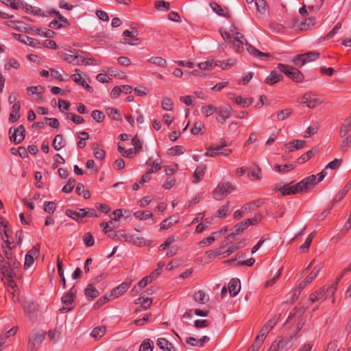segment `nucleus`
<instances>
[{
    "instance_id": "45",
    "label": "nucleus",
    "mask_w": 351,
    "mask_h": 351,
    "mask_svg": "<svg viewBox=\"0 0 351 351\" xmlns=\"http://www.w3.org/2000/svg\"><path fill=\"white\" fill-rule=\"evenodd\" d=\"M325 286L321 288L319 291H315L310 295V300L313 303L323 297H324Z\"/></svg>"
},
{
    "instance_id": "42",
    "label": "nucleus",
    "mask_w": 351,
    "mask_h": 351,
    "mask_svg": "<svg viewBox=\"0 0 351 351\" xmlns=\"http://www.w3.org/2000/svg\"><path fill=\"white\" fill-rule=\"evenodd\" d=\"M217 108L213 105L204 106L201 108V112L206 117H210L215 112L217 113Z\"/></svg>"
},
{
    "instance_id": "56",
    "label": "nucleus",
    "mask_w": 351,
    "mask_h": 351,
    "mask_svg": "<svg viewBox=\"0 0 351 351\" xmlns=\"http://www.w3.org/2000/svg\"><path fill=\"white\" fill-rule=\"evenodd\" d=\"M152 342L149 339L144 340L140 346L139 351H152Z\"/></svg>"
},
{
    "instance_id": "32",
    "label": "nucleus",
    "mask_w": 351,
    "mask_h": 351,
    "mask_svg": "<svg viewBox=\"0 0 351 351\" xmlns=\"http://www.w3.org/2000/svg\"><path fill=\"white\" fill-rule=\"evenodd\" d=\"M107 115L112 119L119 121L121 119V115L117 108L109 107L106 109Z\"/></svg>"
},
{
    "instance_id": "58",
    "label": "nucleus",
    "mask_w": 351,
    "mask_h": 351,
    "mask_svg": "<svg viewBox=\"0 0 351 351\" xmlns=\"http://www.w3.org/2000/svg\"><path fill=\"white\" fill-rule=\"evenodd\" d=\"M291 112L292 111L291 109L287 108L282 110L277 113V119L279 121H283L285 119L288 118L291 115Z\"/></svg>"
},
{
    "instance_id": "28",
    "label": "nucleus",
    "mask_w": 351,
    "mask_h": 351,
    "mask_svg": "<svg viewBox=\"0 0 351 351\" xmlns=\"http://www.w3.org/2000/svg\"><path fill=\"white\" fill-rule=\"evenodd\" d=\"M234 101L241 108H247L252 103V99L251 98H243L241 96L234 97Z\"/></svg>"
},
{
    "instance_id": "52",
    "label": "nucleus",
    "mask_w": 351,
    "mask_h": 351,
    "mask_svg": "<svg viewBox=\"0 0 351 351\" xmlns=\"http://www.w3.org/2000/svg\"><path fill=\"white\" fill-rule=\"evenodd\" d=\"M245 229V228L243 226L242 221L237 223L234 226V232L228 236V239H230L233 238L235 235L240 234V232H243Z\"/></svg>"
},
{
    "instance_id": "54",
    "label": "nucleus",
    "mask_w": 351,
    "mask_h": 351,
    "mask_svg": "<svg viewBox=\"0 0 351 351\" xmlns=\"http://www.w3.org/2000/svg\"><path fill=\"white\" fill-rule=\"evenodd\" d=\"M184 149L182 146L176 145L168 149L167 153L171 156H177L183 154Z\"/></svg>"
},
{
    "instance_id": "64",
    "label": "nucleus",
    "mask_w": 351,
    "mask_h": 351,
    "mask_svg": "<svg viewBox=\"0 0 351 351\" xmlns=\"http://www.w3.org/2000/svg\"><path fill=\"white\" fill-rule=\"evenodd\" d=\"M314 152L313 150H309L298 159V162L302 164L312 158Z\"/></svg>"
},
{
    "instance_id": "62",
    "label": "nucleus",
    "mask_w": 351,
    "mask_h": 351,
    "mask_svg": "<svg viewBox=\"0 0 351 351\" xmlns=\"http://www.w3.org/2000/svg\"><path fill=\"white\" fill-rule=\"evenodd\" d=\"M91 117L97 122H101L105 118V116L103 114V112L98 110H94L93 111H92Z\"/></svg>"
},
{
    "instance_id": "13",
    "label": "nucleus",
    "mask_w": 351,
    "mask_h": 351,
    "mask_svg": "<svg viewBox=\"0 0 351 351\" xmlns=\"http://www.w3.org/2000/svg\"><path fill=\"white\" fill-rule=\"evenodd\" d=\"M17 36L18 40L24 44L38 49H41L43 47V45H42L41 43L35 38H31L24 34H18Z\"/></svg>"
},
{
    "instance_id": "24",
    "label": "nucleus",
    "mask_w": 351,
    "mask_h": 351,
    "mask_svg": "<svg viewBox=\"0 0 351 351\" xmlns=\"http://www.w3.org/2000/svg\"><path fill=\"white\" fill-rule=\"evenodd\" d=\"M206 167L203 165L198 166L193 173V183H197L202 180L205 175Z\"/></svg>"
},
{
    "instance_id": "21",
    "label": "nucleus",
    "mask_w": 351,
    "mask_h": 351,
    "mask_svg": "<svg viewBox=\"0 0 351 351\" xmlns=\"http://www.w3.org/2000/svg\"><path fill=\"white\" fill-rule=\"evenodd\" d=\"M283 76L281 74L273 71L266 77L265 82L267 84L271 86L280 82Z\"/></svg>"
},
{
    "instance_id": "31",
    "label": "nucleus",
    "mask_w": 351,
    "mask_h": 351,
    "mask_svg": "<svg viewBox=\"0 0 351 351\" xmlns=\"http://www.w3.org/2000/svg\"><path fill=\"white\" fill-rule=\"evenodd\" d=\"M24 313L29 317L34 316V313L36 311V305L34 303L25 302L23 304Z\"/></svg>"
},
{
    "instance_id": "35",
    "label": "nucleus",
    "mask_w": 351,
    "mask_h": 351,
    "mask_svg": "<svg viewBox=\"0 0 351 351\" xmlns=\"http://www.w3.org/2000/svg\"><path fill=\"white\" fill-rule=\"evenodd\" d=\"M52 146L53 149L56 151L60 150L64 146L63 136L61 134H58L55 136L53 142Z\"/></svg>"
},
{
    "instance_id": "55",
    "label": "nucleus",
    "mask_w": 351,
    "mask_h": 351,
    "mask_svg": "<svg viewBox=\"0 0 351 351\" xmlns=\"http://www.w3.org/2000/svg\"><path fill=\"white\" fill-rule=\"evenodd\" d=\"M236 60L233 58L228 59L226 61L219 62V66L223 69H228L229 68L233 66L236 64Z\"/></svg>"
},
{
    "instance_id": "44",
    "label": "nucleus",
    "mask_w": 351,
    "mask_h": 351,
    "mask_svg": "<svg viewBox=\"0 0 351 351\" xmlns=\"http://www.w3.org/2000/svg\"><path fill=\"white\" fill-rule=\"evenodd\" d=\"M27 91L30 95H40L45 91V88L40 85L34 86H28L26 88Z\"/></svg>"
},
{
    "instance_id": "36",
    "label": "nucleus",
    "mask_w": 351,
    "mask_h": 351,
    "mask_svg": "<svg viewBox=\"0 0 351 351\" xmlns=\"http://www.w3.org/2000/svg\"><path fill=\"white\" fill-rule=\"evenodd\" d=\"M106 328L104 326L95 328L90 332V336L95 339H99L104 335Z\"/></svg>"
},
{
    "instance_id": "53",
    "label": "nucleus",
    "mask_w": 351,
    "mask_h": 351,
    "mask_svg": "<svg viewBox=\"0 0 351 351\" xmlns=\"http://www.w3.org/2000/svg\"><path fill=\"white\" fill-rule=\"evenodd\" d=\"M178 239V237L175 236V235L171 236V237H168L166 239V241L160 245L159 247L161 250H165L170 245H171L173 243L176 241Z\"/></svg>"
},
{
    "instance_id": "34",
    "label": "nucleus",
    "mask_w": 351,
    "mask_h": 351,
    "mask_svg": "<svg viewBox=\"0 0 351 351\" xmlns=\"http://www.w3.org/2000/svg\"><path fill=\"white\" fill-rule=\"evenodd\" d=\"M337 289V284H334L330 287H325V292H324V300H328L332 298V303H334L335 300L333 297L335 292Z\"/></svg>"
},
{
    "instance_id": "63",
    "label": "nucleus",
    "mask_w": 351,
    "mask_h": 351,
    "mask_svg": "<svg viewBox=\"0 0 351 351\" xmlns=\"http://www.w3.org/2000/svg\"><path fill=\"white\" fill-rule=\"evenodd\" d=\"M258 206L256 204V202H253L244 204L241 208L243 210L245 215H246L248 213L254 210Z\"/></svg>"
},
{
    "instance_id": "18",
    "label": "nucleus",
    "mask_w": 351,
    "mask_h": 351,
    "mask_svg": "<svg viewBox=\"0 0 351 351\" xmlns=\"http://www.w3.org/2000/svg\"><path fill=\"white\" fill-rule=\"evenodd\" d=\"M129 287L130 283L123 282L112 290L110 296H112L114 298H119L122 295L129 289Z\"/></svg>"
},
{
    "instance_id": "48",
    "label": "nucleus",
    "mask_w": 351,
    "mask_h": 351,
    "mask_svg": "<svg viewBox=\"0 0 351 351\" xmlns=\"http://www.w3.org/2000/svg\"><path fill=\"white\" fill-rule=\"evenodd\" d=\"M264 340L265 339L258 335L247 351H258L261 347Z\"/></svg>"
},
{
    "instance_id": "5",
    "label": "nucleus",
    "mask_w": 351,
    "mask_h": 351,
    "mask_svg": "<svg viewBox=\"0 0 351 351\" xmlns=\"http://www.w3.org/2000/svg\"><path fill=\"white\" fill-rule=\"evenodd\" d=\"M77 293V289L73 286L69 291L62 297V307L60 309L62 313H66L73 308L74 298Z\"/></svg>"
},
{
    "instance_id": "30",
    "label": "nucleus",
    "mask_w": 351,
    "mask_h": 351,
    "mask_svg": "<svg viewBox=\"0 0 351 351\" xmlns=\"http://www.w3.org/2000/svg\"><path fill=\"white\" fill-rule=\"evenodd\" d=\"M294 167L295 166L293 164H285L284 165L275 164L274 165V170L280 173H286L289 171L293 169Z\"/></svg>"
},
{
    "instance_id": "46",
    "label": "nucleus",
    "mask_w": 351,
    "mask_h": 351,
    "mask_svg": "<svg viewBox=\"0 0 351 351\" xmlns=\"http://www.w3.org/2000/svg\"><path fill=\"white\" fill-rule=\"evenodd\" d=\"M315 24V19L314 17H310L306 19L304 22L301 23V29L306 31L309 29Z\"/></svg>"
},
{
    "instance_id": "23",
    "label": "nucleus",
    "mask_w": 351,
    "mask_h": 351,
    "mask_svg": "<svg viewBox=\"0 0 351 351\" xmlns=\"http://www.w3.org/2000/svg\"><path fill=\"white\" fill-rule=\"evenodd\" d=\"M75 73L71 75V79L75 83L82 86L86 82L84 79L86 77L85 74L77 69H75Z\"/></svg>"
},
{
    "instance_id": "17",
    "label": "nucleus",
    "mask_w": 351,
    "mask_h": 351,
    "mask_svg": "<svg viewBox=\"0 0 351 351\" xmlns=\"http://www.w3.org/2000/svg\"><path fill=\"white\" fill-rule=\"evenodd\" d=\"M229 293L231 296H236L241 290V282L238 278H232L228 285Z\"/></svg>"
},
{
    "instance_id": "37",
    "label": "nucleus",
    "mask_w": 351,
    "mask_h": 351,
    "mask_svg": "<svg viewBox=\"0 0 351 351\" xmlns=\"http://www.w3.org/2000/svg\"><path fill=\"white\" fill-rule=\"evenodd\" d=\"M134 216L139 220H147L154 217L152 213L147 210L136 211L134 213Z\"/></svg>"
},
{
    "instance_id": "49",
    "label": "nucleus",
    "mask_w": 351,
    "mask_h": 351,
    "mask_svg": "<svg viewBox=\"0 0 351 351\" xmlns=\"http://www.w3.org/2000/svg\"><path fill=\"white\" fill-rule=\"evenodd\" d=\"M173 101L170 98L165 97L161 102L162 108L165 111H171L173 110Z\"/></svg>"
},
{
    "instance_id": "59",
    "label": "nucleus",
    "mask_w": 351,
    "mask_h": 351,
    "mask_svg": "<svg viewBox=\"0 0 351 351\" xmlns=\"http://www.w3.org/2000/svg\"><path fill=\"white\" fill-rule=\"evenodd\" d=\"M132 145L134 146V150L138 153L142 149V143L137 136H134L132 139Z\"/></svg>"
},
{
    "instance_id": "27",
    "label": "nucleus",
    "mask_w": 351,
    "mask_h": 351,
    "mask_svg": "<svg viewBox=\"0 0 351 351\" xmlns=\"http://www.w3.org/2000/svg\"><path fill=\"white\" fill-rule=\"evenodd\" d=\"M147 61L155 66L162 67V68H165L167 65V62L166 60L161 57H158V56L151 57Z\"/></svg>"
},
{
    "instance_id": "15",
    "label": "nucleus",
    "mask_w": 351,
    "mask_h": 351,
    "mask_svg": "<svg viewBox=\"0 0 351 351\" xmlns=\"http://www.w3.org/2000/svg\"><path fill=\"white\" fill-rule=\"evenodd\" d=\"M136 35H137V32L136 31L132 32V31H130L128 29L125 30L123 32V36L132 38L134 39L133 41H130V40H128L125 38H124L121 40V43L123 44H125V45H132V46L136 45L139 43V39L136 38Z\"/></svg>"
},
{
    "instance_id": "10",
    "label": "nucleus",
    "mask_w": 351,
    "mask_h": 351,
    "mask_svg": "<svg viewBox=\"0 0 351 351\" xmlns=\"http://www.w3.org/2000/svg\"><path fill=\"white\" fill-rule=\"evenodd\" d=\"M319 53L316 51H311L303 54L298 55L294 60V63L297 65L303 66L305 64L317 60Z\"/></svg>"
},
{
    "instance_id": "4",
    "label": "nucleus",
    "mask_w": 351,
    "mask_h": 351,
    "mask_svg": "<svg viewBox=\"0 0 351 351\" xmlns=\"http://www.w3.org/2000/svg\"><path fill=\"white\" fill-rule=\"evenodd\" d=\"M21 9L27 14H33L35 16H39L42 17H46L48 15L53 14L54 15H56V17L58 18L60 21L62 22H66V19L64 16H62L58 11L51 10L47 12H45L38 7H33L24 1L23 2Z\"/></svg>"
},
{
    "instance_id": "61",
    "label": "nucleus",
    "mask_w": 351,
    "mask_h": 351,
    "mask_svg": "<svg viewBox=\"0 0 351 351\" xmlns=\"http://www.w3.org/2000/svg\"><path fill=\"white\" fill-rule=\"evenodd\" d=\"M247 176H252L256 180H261L262 178L261 170L258 167H255L252 169L250 173L247 174Z\"/></svg>"
},
{
    "instance_id": "8",
    "label": "nucleus",
    "mask_w": 351,
    "mask_h": 351,
    "mask_svg": "<svg viewBox=\"0 0 351 351\" xmlns=\"http://www.w3.org/2000/svg\"><path fill=\"white\" fill-rule=\"evenodd\" d=\"M40 248V245L37 243L27 252L24 262V267L26 269H29L33 265L34 260L38 256Z\"/></svg>"
},
{
    "instance_id": "26",
    "label": "nucleus",
    "mask_w": 351,
    "mask_h": 351,
    "mask_svg": "<svg viewBox=\"0 0 351 351\" xmlns=\"http://www.w3.org/2000/svg\"><path fill=\"white\" fill-rule=\"evenodd\" d=\"M350 131H351V116L346 119L342 123L339 132L341 137L347 136Z\"/></svg>"
},
{
    "instance_id": "2",
    "label": "nucleus",
    "mask_w": 351,
    "mask_h": 351,
    "mask_svg": "<svg viewBox=\"0 0 351 351\" xmlns=\"http://www.w3.org/2000/svg\"><path fill=\"white\" fill-rule=\"evenodd\" d=\"M221 35L226 42L232 44V47L236 52H241L243 50V45L245 44L248 53L258 59L263 60L264 58L270 56L269 53L261 52L252 45H248L244 36L239 32L221 30Z\"/></svg>"
},
{
    "instance_id": "51",
    "label": "nucleus",
    "mask_w": 351,
    "mask_h": 351,
    "mask_svg": "<svg viewBox=\"0 0 351 351\" xmlns=\"http://www.w3.org/2000/svg\"><path fill=\"white\" fill-rule=\"evenodd\" d=\"M75 183V180L74 178H69L65 186H64L63 188L62 189V191L64 193H71L74 188Z\"/></svg>"
},
{
    "instance_id": "43",
    "label": "nucleus",
    "mask_w": 351,
    "mask_h": 351,
    "mask_svg": "<svg viewBox=\"0 0 351 351\" xmlns=\"http://www.w3.org/2000/svg\"><path fill=\"white\" fill-rule=\"evenodd\" d=\"M223 147H226L224 143L219 146L208 148L207 151L204 154V156L208 157H215L217 155V152L220 151Z\"/></svg>"
},
{
    "instance_id": "22",
    "label": "nucleus",
    "mask_w": 351,
    "mask_h": 351,
    "mask_svg": "<svg viewBox=\"0 0 351 351\" xmlns=\"http://www.w3.org/2000/svg\"><path fill=\"white\" fill-rule=\"evenodd\" d=\"M45 338V333L44 332H36L32 339H29V345L32 347L39 346Z\"/></svg>"
},
{
    "instance_id": "1",
    "label": "nucleus",
    "mask_w": 351,
    "mask_h": 351,
    "mask_svg": "<svg viewBox=\"0 0 351 351\" xmlns=\"http://www.w3.org/2000/svg\"><path fill=\"white\" fill-rule=\"evenodd\" d=\"M10 230L5 222L0 223V234L3 241L2 244V250L3 256L0 253V272L4 277L8 278V286L11 289H14L16 285L13 280V278L19 273V262L13 254L12 249L19 245L22 242V231L18 230L15 233L14 241L10 242L9 240Z\"/></svg>"
},
{
    "instance_id": "47",
    "label": "nucleus",
    "mask_w": 351,
    "mask_h": 351,
    "mask_svg": "<svg viewBox=\"0 0 351 351\" xmlns=\"http://www.w3.org/2000/svg\"><path fill=\"white\" fill-rule=\"evenodd\" d=\"M152 302V300L149 298L140 297L136 300L135 303L141 304L143 309H147L151 306Z\"/></svg>"
},
{
    "instance_id": "29",
    "label": "nucleus",
    "mask_w": 351,
    "mask_h": 351,
    "mask_svg": "<svg viewBox=\"0 0 351 351\" xmlns=\"http://www.w3.org/2000/svg\"><path fill=\"white\" fill-rule=\"evenodd\" d=\"M66 214L68 217L73 219L74 220H78L84 217V209L80 208L76 211L71 210H66Z\"/></svg>"
},
{
    "instance_id": "19",
    "label": "nucleus",
    "mask_w": 351,
    "mask_h": 351,
    "mask_svg": "<svg viewBox=\"0 0 351 351\" xmlns=\"http://www.w3.org/2000/svg\"><path fill=\"white\" fill-rule=\"evenodd\" d=\"M20 108L21 105L19 101L14 103L12 107V112L9 115V121L10 123H14L19 119Z\"/></svg>"
},
{
    "instance_id": "60",
    "label": "nucleus",
    "mask_w": 351,
    "mask_h": 351,
    "mask_svg": "<svg viewBox=\"0 0 351 351\" xmlns=\"http://www.w3.org/2000/svg\"><path fill=\"white\" fill-rule=\"evenodd\" d=\"M155 8L158 10H160V11H162V10L167 11L169 10V3H167L165 1L159 0L156 2Z\"/></svg>"
},
{
    "instance_id": "57",
    "label": "nucleus",
    "mask_w": 351,
    "mask_h": 351,
    "mask_svg": "<svg viewBox=\"0 0 351 351\" xmlns=\"http://www.w3.org/2000/svg\"><path fill=\"white\" fill-rule=\"evenodd\" d=\"M204 125L202 122L197 121L191 128V132L193 134L197 135L202 132V130L204 129Z\"/></svg>"
},
{
    "instance_id": "25",
    "label": "nucleus",
    "mask_w": 351,
    "mask_h": 351,
    "mask_svg": "<svg viewBox=\"0 0 351 351\" xmlns=\"http://www.w3.org/2000/svg\"><path fill=\"white\" fill-rule=\"evenodd\" d=\"M60 56L64 61L68 62L69 63L76 64V60H78L80 58V55L78 52L75 53L74 54H69L64 52H60Z\"/></svg>"
},
{
    "instance_id": "14",
    "label": "nucleus",
    "mask_w": 351,
    "mask_h": 351,
    "mask_svg": "<svg viewBox=\"0 0 351 351\" xmlns=\"http://www.w3.org/2000/svg\"><path fill=\"white\" fill-rule=\"evenodd\" d=\"M25 130L23 125H19L17 128L14 129L13 133L10 135V138L14 143L19 144L21 143L25 138Z\"/></svg>"
},
{
    "instance_id": "33",
    "label": "nucleus",
    "mask_w": 351,
    "mask_h": 351,
    "mask_svg": "<svg viewBox=\"0 0 351 351\" xmlns=\"http://www.w3.org/2000/svg\"><path fill=\"white\" fill-rule=\"evenodd\" d=\"M84 294L88 299L93 300L99 295V291L92 285H88L84 290Z\"/></svg>"
},
{
    "instance_id": "7",
    "label": "nucleus",
    "mask_w": 351,
    "mask_h": 351,
    "mask_svg": "<svg viewBox=\"0 0 351 351\" xmlns=\"http://www.w3.org/2000/svg\"><path fill=\"white\" fill-rule=\"evenodd\" d=\"M277 68L296 82H302L303 80L304 77L302 73L293 67L283 64H278Z\"/></svg>"
},
{
    "instance_id": "40",
    "label": "nucleus",
    "mask_w": 351,
    "mask_h": 351,
    "mask_svg": "<svg viewBox=\"0 0 351 351\" xmlns=\"http://www.w3.org/2000/svg\"><path fill=\"white\" fill-rule=\"evenodd\" d=\"M178 219H175L173 217L165 219L160 223V230H167L173 226V224L178 223Z\"/></svg>"
},
{
    "instance_id": "6",
    "label": "nucleus",
    "mask_w": 351,
    "mask_h": 351,
    "mask_svg": "<svg viewBox=\"0 0 351 351\" xmlns=\"http://www.w3.org/2000/svg\"><path fill=\"white\" fill-rule=\"evenodd\" d=\"M235 188L230 183L219 184L213 192V198L216 200H221L233 192Z\"/></svg>"
},
{
    "instance_id": "38",
    "label": "nucleus",
    "mask_w": 351,
    "mask_h": 351,
    "mask_svg": "<svg viewBox=\"0 0 351 351\" xmlns=\"http://www.w3.org/2000/svg\"><path fill=\"white\" fill-rule=\"evenodd\" d=\"M194 299L197 302L206 304L209 300V297L203 291H198L194 294Z\"/></svg>"
},
{
    "instance_id": "11",
    "label": "nucleus",
    "mask_w": 351,
    "mask_h": 351,
    "mask_svg": "<svg viewBox=\"0 0 351 351\" xmlns=\"http://www.w3.org/2000/svg\"><path fill=\"white\" fill-rule=\"evenodd\" d=\"M279 315H275L270 319H269L267 323L263 326V328L261 329L259 332L258 336L263 338V339H265L267 334L273 329V328L276 325V324L278 322Z\"/></svg>"
},
{
    "instance_id": "12",
    "label": "nucleus",
    "mask_w": 351,
    "mask_h": 351,
    "mask_svg": "<svg viewBox=\"0 0 351 351\" xmlns=\"http://www.w3.org/2000/svg\"><path fill=\"white\" fill-rule=\"evenodd\" d=\"M232 109L229 105H224L217 108V113L219 115L217 121L221 123H224L231 116Z\"/></svg>"
},
{
    "instance_id": "9",
    "label": "nucleus",
    "mask_w": 351,
    "mask_h": 351,
    "mask_svg": "<svg viewBox=\"0 0 351 351\" xmlns=\"http://www.w3.org/2000/svg\"><path fill=\"white\" fill-rule=\"evenodd\" d=\"M300 103L302 105H305L309 108H313L319 106L322 103V100L315 97L312 93L304 94L299 100Z\"/></svg>"
},
{
    "instance_id": "3",
    "label": "nucleus",
    "mask_w": 351,
    "mask_h": 351,
    "mask_svg": "<svg viewBox=\"0 0 351 351\" xmlns=\"http://www.w3.org/2000/svg\"><path fill=\"white\" fill-rule=\"evenodd\" d=\"M317 184L316 176L311 175L306 177L298 184L289 186L292 194L306 193Z\"/></svg>"
},
{
    "instance_id": "20",
    "label": "nucleus",
    "mask_w": 351,
    "mask_h": 351,
    "mask_svg": "<svg viewBox=\"0 0 351 351\" xmlns=\"http://www.w3.org/2000/svg\"><path fill=\"white\" fill-rule=\"evenodd\" d=\"M322 266L320 265H317L314 267L313 270L309 274V275L302 282L305 287L308 284L311 283L319 274L322 270Z\"/></svg>"
},
{
    "instance_id": "41",
    "label": "nucleus",
    "mask_w": 351,
    "mask_h": 351,
    "mask_svg": "<svg viewBox=\"0 0 351 351\" xmlns=\"http://www.w3.org/2000/svg\"><path fill=\"white\" fill-rule=\"evenodd\" d=\"M152 281H153L152 276H145L138 282L137 285L134 287L133 291H134V289H136L137 288H138V289L141 290V289H143L145 287H146L147 285L151 283ZM138 290L136 289V292H138Z\"/></svg>"
},
{
    "instance_id": "16",
    "label": "nucleus",
    "mask_w": 351,
    "mask_h": 351,
    "mask_svg": "<svg viewBox=\"0 0 351 351\" xmlns=\"http://www.w3.org/2000/svg\"><path fill=\"white\" fill-rule=\"evenodd\" d=\"M306 142L303 140H294L285 145V151L292 152L294 150L302 149Z\"/></svg>"
},
{
    "instance_id": "50",
    "label": "nucleus",
    "mask_w": 351,
    "mask_h": 351,
    "mask_svg": "<svg viewBox=\"0 0 351 351\" xmlns=\"http://www.w3.org/2000/svg\"><path fill=\"white\" fill-rule=\"evenodd\" d=\"M217 64L213 61H205L198 64L200 70H213Z\"/></svg>"
},
{
    "instance_id": "39",
    "label": "nucleus",
    "mask_w": 351,
    "mask_h": 351,
    "mask_svg": "<svg viewBox=\"0 0 351 351\" xmlns=\"http://www.w3.org/2000/svg\"><path fill=\"white\" fill-rule=\"evenodd\" d=\"M93 149L94 156L96 159L102 160L104 158L106 155L105 151L103 149L99 148L97 143L93 144Z\"/></svg>"
}]
</instances>
